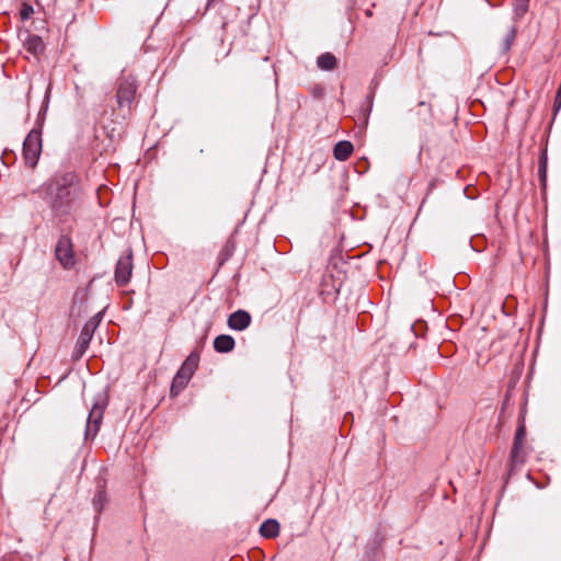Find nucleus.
<instances>
[{
	"mask_svg": "<svg viewBox=\"0 0 561 561\" xmlns=\"http://www.w3.org/2000/svg\"><path fill=\"white\" fill-rule=\"evenodd\" d=\"M76 174L66 172L51 178L45 185V199L47 201L54 216L64 218L75 208L76 197Z\"/></svg>",
	"mask_w": 561,
	"mask_h": 561,
	"instance_id": "nucleus-1",
	"label": "nucleus"
},
{
	"mask_svg": "<svg viewBox=\"0 0 561 561\" xmlns=\"http://www.w3.org/2000/svg\"><path fill=\"white\" fill-rule=\"evenodd\" d=\"M524 438H525V430H524V427H519L516 431L514 444H513V448H512V453H511L512 461L515 463L518 461H522L519 459V455L523 449Z\"/></svg>",
	"mask_w": 561,
	"mask_h": 561,
	"instance_id": "nucleus-11",
	"label": "nucleus"
},
{
	"mask_svg": "<svg viewBox=\"0 0 561 561\" xmlns=\"http://www.w3.org/2000/svg\"><path fill=\"white\" fill-rule=\"evenodd\" d=\"M278 533L279 524L275 519H267L260 527V534L265 538H274Z\"/></svg>",
	"mask_w": 561,
	"mask_h": 561,
	"instance_id": "nucleus-13",
	"label": "nucleus"
},
{
	"mask_svg": "<svg viewBox=\"0 0 561 561\" xmlns=\"http://www.w3.org/2000/svg\"><path fill=\"white\" fill-rule=\"evenodd\" d=\"M353 152V145L350 141H339L333 149V154L336 160L345 161Z\"/></svg>",
	"mask_w": 561,
	"mask_h": 561,
	"instance_id": "nucleus-12",
	"label": "nucleus"
},
{
	"mask_svg": "<svg viewBox=\"0 0 561 561\" xmlns=\"http://www.w3.org/2000/svg\"><path fill=\"white\" fill-rule=\"evenodd\" d=\"M529 0H513V20L519 21L528 11Z\"/></svg>",
	"mask_w": 561,
	"mask_h": 561,
	"instance_id": "nucleus-15",
	"label": "nucleus"
},
{
	"mask_svg": "<svg viewBox=\"0 0 561 561\" xmlns=\"http://www.w3.org/2000/svg\"><path fill=\"white\" fill-rule=\"evenodd\" d=\"M133 273V255L129 251L126 255L118 259L115 268V282L118 286H125L128 284Z\"/></svg>",
	"mask_w": 561,
	"mask_h": 561,
	"instance_id": "nucleus-6",
	"label": "nucleus"
},
{
	"mask_svg": "<svg viewBox=\"0 0 561 561\" xmlns=\"http://www.w3.org/2000/svg\"><path fill=\"white\" fill-rule=\"evenodd\" d=\"M42 152L41 131L32 129L23 142V157L30 168H35Z\"/></svg>",
	"mask_w": 561,
	"mask_h": 561,
	"instance_id": "nucleus-3",
	"label": "nucleus"
},
{
	"mask_svg": "<svg viewBox=\"0 0 561 561\" xmlns=\"http://www.w3.org/2000/svg\"><path fill=\"white\" fill-rule=\"evenodd\" d=\"M198 362L199 354L197 352H192L180 367L179 373L191 379L198 366Z\"/></svg>",
	"mask_w": 561,
	"mask_h": 561,
	"instance_id": "nucleus-9",
	"label": "nucleus"
},
{
	"mask_svg": "<svg viewBox=\"0 0 561 561\" xmlns=\"http://www.w3.org/2000/svg\"><path fill=\"white\" fill-rule=\"evenodd\" d=\"M137 92L136 80L133 76L123 77L117 84L116 103L117 107L113 110L115 119H126L133 111Z\"/></svg>",
	"mask_w": 561,
	"mask_h": 561,
	"instance_id": "nucleus-2",
	"label": "nucleus"
},
{
	"mask_svg": "<svg viewBox=\"0 0 561 561\" xmlns=\"http://www.w3.org/2000/svg\"><path fill=\"white\" fill-rule=\"evenodd\" d=\"M234 340L230 335H218L214 341V348L218 353H228L233 350L234 347Z\"/></svg>",
	"mask_w": 561,
	"mask_h": 561,
	"instance_id": "nucleus-10",
	"label": "nucleus"
},
{
	"mask_svg": "<svg viewBox=\"0 0 561 561\" xmlns=\"http://www.w3.org/2000/svg\"><path fill=\"white\" fill-rule=\"evenodd\" d=\"M515 35H516V26H511L508 28V31L506 32V34L502 41V44H501V50L503 53H507L511 49V46L515 39Z\"/></svg>",
	"mask_w": 561,
	"mask_h": 561,
	"instance_id": "nucleus-18",
	"label": "nucleus"
},
{
	"mask_svg": "<svg viewBox=\"0 0 561 561\" xmlns=\"http://www.w3.org/2000/svg\"><path fill=\"white\" fill-rule=\"evenodd\" d=\"M251 323V316L244 310H238L229 316L228 325L232 330L242 331Z\"/></svg>",
	"mask_w": 561,
	"mask_h": 561,
	"instance_id": "nucleus-8",
	"label": "nucleus"
},
{
	"mask_svg": "<svg viewBox=\"0 0 561 561\" xmlns=\"http://www.w3.org/2000/svg\"><path fill=\"white\" fill-rule=\"evenodd\" d=\"M106 503V493L104 490H99L93 497V506L98 513H101Z\"/></svg>",
	"mask_w": 561,
	"mask_h": 561,
	"instance_id": "nucleus-19",
	"label": "nucleus"
},
{
	"mask_svg": "<svg viewBox=\"0 0 561 561\" xmlns=\"http://www.w3.org/2000/svg\"><path fill=\"white\" fill-rule=\"evenodd\" d=\"M26 48L32 54L37 55L44 49L43 41L38 36H31L26 42Z\"/></svg>",
	"mask_w": 561,
	"mask_h": 561,
	"instance_id": "nucleus-17",
	"label": "nucleus"
},
{
	"mask_svg": "<svg viewBox=\"0 0 561 561\" xmlns=\"http://www.w3.org/2000/svg\"><path fill=\"white\" fill-rule=\"evenodd\" d=\"M55 255L64 268L68 270L75 266L76 260L70 238L66 236L59 238L55 249Z\"/></svg>",
	"mask_w": 561,
	"mask_h": 561,
	"instance_id": "nucleus-5",
	"label": "nucleus"
},
{
	"mask_svg": "<svg viewBox=\"0 0 561 561\" xmlns=\"http://www.w3.org/2000/svg\"><path fill=\"white\" fill-rule=\"evenodd\" d=\"M317 65L322 70H332L336 66V58L331 53H324L318 57Z\"/></svg>",
	"mask_w": 561,
	"mask_h": 561,
	"instance_id": "nucleus-14",
	"label": "nucleus"
},
{
	"mask_svg": "<svg viewBox=\"0 0 561 561\" xmlns=\"http://www.w3.org/2000/svg\"><path fill=\"white\" fill-rule=\"evenodd\" d=\"M98 327V322L94 319L89 320L81 330V333L78 337L76 347H75V356L76 358H80L92 340L93 333Z\"/></svg>",
	"mask_w": 561,
	"mask_h": 561,
	"instance_id": "nucleus-7",
	"label": "nucleus"
},
{
	"mask_svg": "<svg viewBox=\"0 0 561 561\" xmlns=\"http://www.w3.org/2000/svg\"><path fill=\"white\" fill-rule=\"evenodd\" d=\"M191 379L182 375L181 373H176V375L173 378L170 392L172 396L179 394L188 383Z\"/></svg>",
	"mask_w": 561,
	"mask_h": 561,
	"instance_id": "nucleus-16",
	"label": "nucleus"
},
{
	"mask_svg": "<svg viewBox=\"0 0 561 561\" xmlns=\"http://www.w3.org/2000/svg\"><path fill=\"white\" fill-rule=\"evenodd\" d=\"M33 12H34V10H33L32 5H30L27 3H23L22 8L20 10V15H21L22 20H27L31 18Z\"/></svg>",
	"mask_w": 561,
	"mask_h": 561,
	"instance_id": "nucleus-20",
	"label": "nucleus"
},
{
	"mask_svg": "<svg viewBox=\"0 0 561 561\" xmlns=\"http://www.w3.org/2000/svg\"><path fill=\"white\" fill-rule=\"evenodd\" d=\"M105 401L103 399H99L93 404L89 416L87 421V428H85V438H94L100 430V425L103 420L104 409H105Z\"/></svg>",
	"mask_w": 561,
	"mask_h": 561,
	"instance_id": "nucleus-4",
	"label": "nucleus"
},
{
	"mask_svg": "<svg viewBox=\"0 0 561 561\" xmlns=\"http://www.w3.org/2000/svg\"><path fill=\"white\" fill-rule=\"evenodd\" d=\"M541 172H542V174L545 175V173H546V164H545V162H543V163H542V165H541Z\"/></svg>",
	"mask_w": 561,
	"mask_h": 561,
	"instance_id": "nucleus-21",
	"label": "nucleus"
}]
</instances>
